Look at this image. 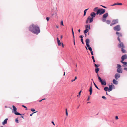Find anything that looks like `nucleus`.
<instances>
[{"label":"nucleus","instance_id":"338daca9","mask_svg":"<svg viewBox=\"0 0 127 127\" xmlns=\"http://www.w3.org/2000/svg\"><path fill=\"white\" fill-rule=\"evenodd\" d=\"M63 38V36L62 35H61V38L62 39Z\"/></svg>","mask_w":127,"mask_h":127},{"label":"nucleus","instance_id":"39448f33","mask_svg":"<svg viewBox=\"0 0 127 127\" xmlns=\"http://www.w3.org/2000/svg\"><path fill=\"white\" fill-rule=\"evenodd\" d=\"M119 41V43L118 44V47L121 49L125 48V47L124 45L123 44V42H121L120 40Z\"/></svg>","mask_w":127,"mask_h":127},{"label":"nucleus","instance_id":"f8f14e48","mask_svg":"<svg viewBox=\"0 0 127 127\" xmlns=\"http://www.w3.org/2000/svg\"><path fill=\"white\" fill-rule=\"evenodd\" d=\"M115 77L116 79L117 80L118 78L120 77V75L118 73H116L115 74Z\"/></svg>","mask_w":127,"mask_h":127},{"label":"nucleus","instance_id":"0eeeda50","mask_svg":"<svg viewBox=\"0 0 127 127\" xmlns=\"http://www.w3.org/2000/svg\"><path fill=\"white\" fill-rule=\"evenodd\" d=\"M93 17H91L90 16L88 17L86 20V23L87 24L88 23V21H89V23H91L93 22Z\"/></svg>","mask_w":127,"mask_h":127},{"label":"nucleus","instance_id":"f3484780","mask_svg":"<svg viewBox=\"0 0 127 127\" xmlns=\"http://www.w3.org/2000/svg\"><path fill=\"white\" fill-rule=\"evenodd\" d=\"M123 61H120V62L122 63L123 64V67H125V66L127 64V62H125Z\"/></svg>","mask_w":127,"mask_h":127},{"label":"nucleus","instance_id":"393cba45","mask_svg":"<svg viewBox=\"0 0 127 127\" xmlns=\"http://www.w3.org/2000/svg\"><path fill=\"white\" fill-rule=\"evenodd\" d=\"M104 90L106 91H109V88L108 87H105L104 88Z\"/></svg>","mask_w":127,"mask_h":127},{"label":"nucleus","instance_id":"37998d69","mask_svg":"<svg viewBox=\"0 0 127 127\" xmlns=\"http://www.w3.org/2000/svg\"><path fill=\"white\" fill-rule=\"evenodd\" d=\"M81 41L83 44H84V43L83 41V39H81Z\"/></svg>","mask_w":127,"mask_h":127},{"label":"nucleus","instance_id":"0e129e2a","mask_svg":"<svg viewBox=\"0 0 127 127\" xmlns=\"http://www.w3.org/2000/svg\"><path fill=\"white\" fill-rule=\"evenodd\" d=\"M73 40L74 39H74V34H73Z\"/></svg>","mask_w":127,"mask_h":127},{"label":"nucleus","instance_id":"cd10ccee","mask_svg":"<svg viewBox=\"0 0 127 127\" xmlns=\"http://www.w3.org/2000/svg\"><path fill=\"white\" fill-rule=\"evenodd\" d=\"M29 30L31 32H32V25H31L29 28Z\"/></svg>","mask_w":127,"mask_h":127},{"label":"nucleus","instance_id":"69168bd1","mask_svg":"<svg viewBox=\"0 0 127 127\" xmlns=\"http://www.w3.org/2000/svg\"><path fill=\"white\" fill-rule=\"evenodd\" d=\"M77 77L76 76L75 77V79H75V80L77 79Z\"/></svg>","mask_w":127,"mask_h":127},{"label":"nucleus","instance_id":"2f4dec72","mask_svg":"<svg viewBox=\"0 0 127 127\" xmlns=\"http://www.w3.org/2000/svg\"><path fill=\"white\" fill-rule=\"evenodd\" d=\"M65 111H66V115L67 116H67H68V111H67V108L66 109Z\"/></svg>","mask_w":127,"mask_h":127},{"label":"nucleus","instance_id":"7c9ffc66","mask_svg":"<svg viewBox=\"0 0 127 127\" xmlns=\"http://www.w3.org/2000/svg\"><path fill=\"white\" fill-rule=\"evenodd\" d=\"M93 83L94 84V86H95V87H96V88H97L99 90V89L98 88V87L96 85V84L94 82H93Z\"/></svg>","mask_w":127,"mask_h":127},{"label":"nucleus","instance_id":"1a4fd4ad","mask_svg":"<svg viewBox=\"0 0 127 127\" xmlns=\"http://www.w3.org/2000/svg\"><path fill=\"white\" fill-rule=\"evenodd\" d=\"M114 30L117 31V32L121 30L120 26L119 25H118L114 27L113 28Z\"/></svg>","mask_w":127,"mask_h":127},{"label":"nucleus","instance_id":"774afa93","mask_svg":"<svg viewBox=\"0 0 127 127\" xmlns=\"http://www.w3.org/2000/svg\"><path fill=\"white\" fill-rule=\"evenodd\" d=\"M78 31L79 32H80V29L78 30Z\"/></svg>","mask_w":127,"mask_h":127},{"label":"nucleus","instance_id":"4be33fe9","mask_svg":"<svg viewBox=\"0 0 127 127\" xmlns=\"http://www.w3.org/2000/svg\"><path fill=\"white\" fill-rule=\"evenodd\" d=\"M14 113L15 115H21V114H20V113L17 112V111L15 112Z\"/></svg>","mask_w":127,"mask_h":127},{"label":"nucleus","instance_id":"e2e57ef3","mask_svg":"<svg viewBox=\"0 0 127 127\" xmlns=\"http://www.w3.org/2000/svg\"><path fill=\"white\" fill-rule=\"evenodd\" d=\"M74 45H75V39H74Z\"/></svg>","mask_w":127,"mask_h":127},{"label":"nucleus","instance_id":"c9c22d12","mask_svg":"<svg viewBox=\"0 0 127 127\" xmlns=\"http://www.w3.org/2000/svg\"><path fill=\"white\" fill-rule=\"evenodd\" d=\"M117 5H122V4L121 3H117Z\"/></svg>","mask_w":127,"mask_h":127},{"label":"nucleus","instance_id":"412c9836","mask_svg":"<svg viewBox=\"0 0 127 127\" xmlns=\"http://www.w3.org/2000/svg\"><path fill=\"white\" fill-rule=\"evenodd\" d=\"M113 83L115 84H118V82L115 79H113Z\"/></svg>","mask_w":127,"mask_h":127},{"label":"nucleus","instance_id":"a18cd8bd","mask_svg":"<svg viewBox=\"0 0 127 127\" xmlns=\"http://www.w3.org/2000/svg\"><path fill=\"white\" fill-rule=\"evenodd\" d=\"M115 5H117V3H114V4H113L112 5H111V6H114Z\"/></svg>","mask_w":127,"mask_h":127},{"label":"nucleus","instance_id":"680f3d73","mask_svg":"<svg viewBox=\"0 0 127 127\" xmlns=\"http://www.w3.org/2000/svg\"><path fill=\"white\" fill-rule=\"evenodd\" d=\"M88 9V8L87 9H85L84 11H85L86 12L87 11Z\"/></svg>","mask_w":127,"mask_h":127},{"label":"nucleus","instance_id":"423d86ee","mask_svg":"<svg viewBox=\"0 0 127 127\" xmlns=\"http://www.w3.org/2000/svg\"><path fill=\"white\" fill-rule=\"evenodd\" d=\"M116 34L118 36L117 38L118 40L119 41H120V37L121 38L123 36L122 33L118 32H116Z\"/></svg>","mask_w":127,"mask_h":127},{"label":"nucleus","instance_id":"7ed1b4c3","mask_svg":"<svg viewBox=\"0 0 127 127\" xmlns=\"http://www.w3.org/2000/svg\"><path fill=\"white\" fill-rule=\"evenodd\" d=\"M98 79L99 81L101 83L102 85H106V82L105 80L102 79L101 78L98 76Z\"/></svg>","mask_w":127,"mask_h":127},{"label":"nucleus","instance_id":"4d7b16f0","mask_svg":"<svg viewBox=\"0 0 127 127\" xmlns=\"http://www.w3.org/2000/svg\"><path fill=\"white\" fill-rule=\"evenodd\" d=\"M35 111V110L34 109H32V112H34Z\"/></svg>","mask_w":127,"mask_h":127},{"label":"nucleus","instance_id":"13d9d810","mask_svg":"<svg viewBox=\"0 0 127 127\" xmlns=\"http://www.w3.org/2000/svg\"><path fill=\"white\" fill-rule=\"evenodd\" d=\"M75 81V79H74V80H71V82H73V81Z\"/></svg>","mask_w":127,"mask_h":127},{"label":"nucleus","instance_id":"6ab92c4d","mask_svg":"<svg viewBox=\"0 0 127 127\" xmlns=\"http://www.w3.org/2000/svg\"><path fill=\"white\" fill-rule=\"evenodd\" d=\"M8 118L6 119L4 121L2 122V124L3 125H4L5 124H6L7 123V121L8 120Z\"/></svg>","mask_w":127,"mask_h":127},{"label":"nucleus","instance_id":"b1692460","mask_svg":"<svg viewBox=\"0 0 127 127\" xmlns=\"http://www.w3.org/2000/svg\"><path fill=\"white\" fill-rule=\"evenodd\" d=\"M90 25H86L85 26V27L86 29H89V30L90 29Z\"/></svg>","mask_w":127,"mask_h":127},{"label":"nucleus","instance_id":"aec40b11","mask_svg":"<svg viewBox=\"0 0 127 127\" xmlns=\"http://www.w3.org/2000/svg\"><path fill=\"white\" fill-rule=\"evenodd\" d=\"M12 107L13 108V110L14 111V113L17 110V108H16L14 105L12 106Z\"/></svg>","mask_w":127,"mask_h":127},{"label":"nucleus","instance_id":"9b49d317","mask_svg":"<svg viewBox=\"0 0 127 127\" xmlns=\"http://www.w3.org/2000/svg\"><path fill=\"white\" fill-rule=\"evenodd\" d=\"M85 42L87 47H89V43L90 42V41L89 39H87L85 40Z\"/></svg>","mask_w":127,"mask_h":127},{"label":"nucleus","instance_id":"c03bdc74","mask_svg":"<svg viewBox=\"0 0 127 127\" xmlns=\"http://www.w3.org/2000/svg\"><path fill=\"white\" fill-rule=\"evenodd\" d=\"M124 70H126L127 71V68L124 67Z\"/></svg>","mask_w":127,"mask_h":127},{"label":"nucleus","instance_id":"58836bf2","mask_svg":"<svg viewBox=\"0 0 127 127\" xmlns=\"http://www.w3.org/2000/svg\"><path fill=\"white\" fill-rule=\"evenodd\" d=\"M102 98L104 99L105 100L106 99V98L105 96H102Z\"/></svg>","mask_w":127,"mask_h":127},{"label":"nucleus","instance_id":"f704fd0d","mask_svg":"<svg viewBox=\"0 0 127 127\" xmlns=\"http://www.w3.org/2000/svg\"><path fill=\"white\" fill-rule=\"evenodd\" d=\"M15 121L17 123H19L18 120V118L16 119Z\"/></svg>","mask_w":127,"mask_h":127},{"label":"nucleus","instance_id":"8fccbe9b","mask_svg":"<svg viewBox=\"0 0 127 127\" xmlns=\"http://www.w3.org/2000/svg\"><path fill=\"white\" fill-rule=\"evenodd\" d=\"M90 52H91V55H93V51H90Z\"/></svg>","mask_w":127,"mask_h":127},{"label":"nucleus","instance_id":"bb28decb","mask_svg":"<svg viewBox=\"0 0 127 127\" xmlns=\"http://www.w3.org/2000/svg\"><path fill=\"white\" fill-rule=\"evenodd\" d=\"M106 22L107 24H109L110 23L111 21L110 20H107L106 21Z\"/></svg>","mask_w":127,"mask_h":127},{"label":"nucleus","instance_id":"5fc2aeb1","mask_svg":"<svg viewBox=\"0 0 127 127\" xmlns=\"http://www.w3.org/2000/svg\"><path fill=\"white\" fill-rule=\"evenodd\" d=\"M79 37L81 38V39H83V37L82 35H80Z\"/></svg>","mask_w":127,"mask_h":127},{"label":"nucleus","instance_id":"473e14b6","mask_svg":"<svg viewBox=\"0 0 127 127\" xmlns=\"http://www.w3.org/2000/svg\"><path fill=\"white\" fill-rule=\"evenodd\" d=\"M88 47V49L90 51H92V49L91 47H90V45H89V47Z\"/></svg>","mask_w":127,"mask_h":127},{"label":"nucleus","instance_id":"f03ea898","mask_svg":"<svg viewBox=\"0 0 127 127\" xmlns=\"http://www.w3.org/2000/svg\"><path fill=\"white\" fill-rule=\"evenodd\" d=\"M105 11V10L104 9H99L97 11L96 14L98 15L99 14L100 15H102L104 14Z\"/></svg>","mask_w":127,"mask_h":127},{"label":"nucleus","instance_id":"6e6d98bb","mask_svg":"<svg viewBox=\"0 0 127 127\" xmlns=\"http://www.w3.org/2000/svg\"><path fill=\"white\" fill-rule=\"evenodd\" d=\"M38 112L37 111H36L35 112H34L32 113V115L34 113H36V112Z\"/></svg>","mask_w":127,"mask_h":127},{"label":"nucleus","instance_id":"20e7f679","mask_svg":"<svg viewBox=\"0 0 127 127\" xmlns=\"http://www.w3.org/2000/svg\"><path fill=\"white\" fill-rule=\"evenodd\" d=\"M121 66L119 64H118L117 65V72L119 73H122V70L121 68Z\"/></svg>","mask_w":127,"mask_h":127},{"label":"nucleus","instance_id":"864d4df0","mask_svg":"<svg viewBox=\"0 0 127 127\" xmlns=\"http://www.w3.org/2000/svg\"><path fill=\"white\" fill-rule=\"evenodd\" d=\"M82 92V91L81 90L80 91V92H79V96L80 95V94H81V93Z\"/></svg>","mask_w":127,"mask_h":127},{"label":"nucleus","instance_id":"ea45409f","mask_svg":"<svg viewBox=\"0 0 127 127\" xmlns=\"http://www.w3.org/2000/svg\"><path fill=\"white\" fill-rule=\"evenodd\" d=\"M61 24L63 26H64V24L63 23V21H62L61 22Z\"/></svg>","mask_w":127,"mask_h":127},{"label":"nucleus","instance_id":"de8ad7c7","mask_svg":"<svg viewBox=\"0 0 127 127\" xmlns=\"http://www.w3.org/2000/svg\"><path fill=\"white\" fill-rule=\"evenodd\" d=\"M72 35H73V34H74V32H73V28H72Z\"/></svg>","mask_w":127,"mask_h":127},{"label":"nucleus","instance_id":"6e6552de","mask_svg":"<svg viewBox=\"0 0 127 127\" xmlns=\"http://www.w3.org/2000/svg\"><path fill=\"white\" fill-rule=\"evenodd\" d=\"M118 22V19H114L113 20L111 23L110 24L111 26H112V25L116 24Z\"/></svg>","mask_w":127,"mask_h":127},{"label":"nucleus","instance_id":"f257e3e1","mask_svg":"<svg viewBox=\"0 0 127 127\" xmlns=\"http://www.w3.org/2000/svg\"><path fill=\"white\" fill-rule=\"evenodd\" d=\"M32 27H33L32 31L33 33L37 35L40 32V29L38 26L32 24Z\"/></svg>","mask_w":127,"mask_h":127},{"label":"nucleus","instance_id":"603ef678","mask_svg":"<svg viewBox=\"0 0 127 127\" xmlns=\"http://www.w3.org/2000/svg\"><path fill=\"white\" fill-rule=\"evenodd\" d=\"M90 98V96H88V99H87V100L88 101H89V100Z\"/></svg>","mask_w":127,"mask_h":127},{"label":"nucleus","instance_id":"72a5a7b5","mask_svg":"<svg viewBox=\"0 0 127 127\" xmlns=\"http://www.w3.org/2000/svg\"><path fill=\"white\" fill-rule=\"evenodd\" d=\"M106 18H103L102 20V21L103 22H105V21H106Z\"/></svg>","mask_w":127,"mask_h":127},{"label":"nucleus","instance_id":"4c0bfd02","mask_svg":"<svg viewBox=\"0 0 127 127\" xmlns=\"http://www.w3.org/2000/svg\"><path fill=\"white\" fill-rule=\"evenodd\" d=\"M22 106L24 107L25 108L26 110H27V108L26 106H25L24 105H22Z\"/></svg>","mask_w":127,"mask_h":127},{"label":"nucleus","instance_id":"9d476101","mask_svg":"<svg viewBox=\"0 0 127 127\" xmlns=\"http://www.w3.org/2000/svg\"><path fill=\"white\" fill-rule=\"evenodd\" d=\"M122 60L121 61H124L125 59L127 58V55L126 54H125L121 57Z\"/></svg>","mask_w":127,"mask_h":127},{"label":"nucleus","instance_id":"2eb2a0df","mask_svg":"<svg viewBox=\"0 0 127 127\" xmlns=\"http://www.w3.org/2000/svg\"><path fill=\"white\" fill-rule=\"evenodd\" d=\"M108 13H106L103 14L102 16V18H106L108 16Z\"/></svg>","mask_w":127,"mask_h":127},{"label":"nucleus","instance_id":"ddd939ff","mask_svg":"<svg viewBox=\"0 0 127 127\" xmlns=\"http://www.w3.org/2000/svg\"><path fill=\"white\" fill-rule=\"evenodd\" d=\"M96 15V14L94 12H92L90 14L91 16L92 17H93V18L94 17H95Z\"/></svg>","mask_w":127,"mask_h":127},{"label":"nucleus","instance_id":"dca6fc26","mask_svg":"<svg viewBox=\"0 0 127 127\" xmlns=\"http://www.w3.org/2000/svg\"><path fill=\"white\" fill-rule=\"evenodd\" d=\"M113 86H114V85H110L109 86V92H110L113 89Z\"/></svg>","mask_w":127,"mask_h":127},{"label":"nucleus","instance_id":"5701e85b","mask_svg":"<svg viewBox=\"0 0 127 127\" xmlns=\"http://www.w3.org/2000/svg\"><path fill=\"white\" fill-rule=\"evenodd\" d=\"M89 29H86L84 31V33L85 34H86V33H87L89 31Z\"/></svg>","mask_w":127,"mask_h":127},{"label":"nucleus","instance_id":"052dcab7","mask_svg":"<svg viewBox=\"0 0 127 127\" xmlns=\"http://www.w3.org/2000/svg\"><path fill=\"white\" fill-rule=\"evenodd\" d=\"M103 7H104V8H107L105 6L102 5H101Z\"/></svg>","mask_w":127,"mask_h":127},{"label":"nucleus","instance_id":"79ce46f5","mask_svg":"<svg viewBox=\"0 0 127 127\" xmlns=\"http://www.w3.org/2000/svg\"><path fill=\"white\" fill-rule=\"evenodd\" d=\"M61 44L62 47L63 48L64 47V44H63L62 43H61Z\"/></svg>","mask_w":127,"mask_h":127},{"label":"nucleus","instance_id":"49530a36","mask_svg":"<svg viewBox=\"0 0 127 127\" xmlns=\"http://www.w3.org/2000/svg\"><path fill=\"white\" fill-rule=\"evenodd\" d=\"M115 119L116 120H118V116H116L115 117Z\"/></svg>","mask_w":127,"mask_h":127},{"label":"nucleus","instance_id":"c85d7f7f","mask_svg":"<svg viewBox=\"0 0 127 127\" xmlns=\"http://www.w3.org/2000/svg\"><path fill=\"white\" fill-rule=\"evenodd\" d=\"M99 68H98V67H97L95 69V72H96V73H97L98 72V71H99Z\"/></svg>","mask_w":127,"mask_h":127},{"label":"nucleus","instance_id":"4468645a","mask_svg":"<svg viewBox=\"0 0 127 127\" xmlns=\"http://www.w3.org/2000/svg\"><path fill=\"white\" fill-rule=\"evenodd\" d=\"M92 85H91V86L90 87V89L89 90V91L90 92V95H91L92 94Z\"/></svg>","mask_w":127,"mask_h":127},{"label":"nucleus","instance_id":"09e8293b","mask_svg":"<svg viewBox=\"0 0 127 127\" xmlns=\"http://www.w3.org/2000/svg\"><path fill=\"white\" fill-rule=\"evenodd\" d=\"M86 12L85 11H84V16H85L86 15Z\"/></svg>","mask_w":127,"mask_h":127},{"label":"nucleus","instance_id":"a878e982","mask_svg":"<svg viewBox=\"0 0 127 127\" xmlns=\"http://www.w3.org/2000/svg\"><path fill=\"white\" fill-rule=\"evenodd\" d=\"M124 48L121 49V51L123 53H126V50L124 49Z\"/></svg>","mask_w":127,"mask_h":127},{"label":"nucleus","instance_id":"e433bc0d","mask_svg":"<svg viewBox=\"0 0 127 127\" xmlns=\"http://www.w3.org/2000/svg\"><path fill=\"white\" fill-rule=\"evenodd\" d=\"M92 58L93 60V61L94 62H95V61L94 59V57L93 56H92Z\"/></svg>","mask_w":127,"mask_h":127},{"label":"nucleus","instance_id":"3c124183","mask_svg":"<svg viewBox=\"0 0 127 127\" xmlns=\"http://www.w3.org/2000/svg\"><path fill=\"white\" fill-rule=\"evenodd\" d=\"M46 20L48 22V21L49 20V18L48 17H47L46 18Z\"/></svg>","mask_w":127,"mask_h":127},{"label":"nucleus","instance_id":"a211bd4d","mask_svg":"<svg viewBox=\"0 0 127 127\" xmlns=\"http://www.w3.org/2000/svg\"><path fill=\"white\" fill-rule=\"evenodd\" d=\"M58 45L59 46H60L61 45V43L60 42V40H59V38L58 37H57V38Z\"/></svg>","mask_w":127,"mask_h":127},{"label":"nucleus","instance_id":"c756f323","mask_svg":"<svg viewBox=\"0 0 127 127\" xmlns=\"http://www.w3.org/2000/svg\"><path fill=\"white\" fill-rule=\"evenodd\" d=\"M98 8L97 7H96L94 9V11L95 12L97 11L98 10Z\"/></svg>","mask_w":127,"mask_h":127},{"label":"nucleus","instance_id":"bf43d9fd","mask_svg":"<svg viewBox=\"0 0 127 127\" xmlns=\"http://www.w3.org/2000/svg\"><path fill=\"white\" fill-rule=\"evenodd\" d=\"M51 123H52V124H53V125H55V124L54 123V122H53V121H52V122H51Z\"/></svg>","mask_w":127,"mask_h":127},{"label":"nucleus","instance_id":"a19ab883","mask_svg":"<svg viewBox=\"0 0 127 127\" xmlns=\"http://www.w3.org/2000/svg\"><path fill=\"white\" fill-rule=\"evenodd\" d=\"M99 65H98L96 64H95V67H97L99 66Z\"/></svg>","mask_w":127,"mask_h":127}]
</instances>
